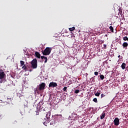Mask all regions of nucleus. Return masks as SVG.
<instances>
[{
    "mask_svg": "<svg viewBox=\"0 0 128 128\" xmlns=\"http://www.w3.org/2000/svg\"><path fill=\"white\" fill-rule=\"evenodd\" d=\"M126 63L123 62L122 64L121 65V68H122V70H124V68H126Z\"/></svg>",
    "mask_w": 128,
    "mask_h": 128,
    "instance_id": "obj_13",
    "label": "nucleus"
},
{
    "mask_svg": "<svg viewBox=\"0 0 128 128\" xmlns=\"http://www.w3.org/2000/svg\"><path fill=\"white\" fill-rule=\"evenodd\" d=\"M42 104H44V101L42 100L38 102V106H39V108H42Z\"/></svg>",
    "mask_w": 128,
    "mask_h": 128,
    "instance_id": "obj_9",
    "label": "nucleus"
},
{
    "mask_svg": "<svg viewBox=\"0 0 128 128\" xmlns=\"http://www.w3.org/2000/svg\"><path fill=\"white\" fill-rule=\"evenodd\" d=\"M93 102H94L97 103V102H98V98H94L93 99Z\"/></svg>",
    "mask_w": 128,
    "mask_h": 128,
    "instance_id": "obj_22",
    "label": "nucleus"
},
{
    "mask_svg": "<svg viewBox=\"0 0 128 128\" xmlns=\"http://www.w3.org/2000/svg\"><path fill=\"white\" fill-rule=\"evenodd\" d=\"M104 50H106V44H104Z\"/></svg>",
    "mask_w": 128,
    "mask_h": 128,
    "instance_id": "obj_27",
    "label": "nucleus"
},
{
    "mask_svg": "<svg viewBox=\"0 0 128 128\" xmlns=\"http://www.w3.org/2000/svg\"><path fill=\"white\" fill-rule=\"evenodd\" d=\"M100 78L102 80L104 78V76L103 74H100Z\"/></svg>",
    "mask_w": 128,
    "mask_h": 128,
    "instance_id": "obj_18",
    "label": "nucleus"
},
{
    "mask_svg": "<svg viewBox=\"0 0 128 128\" xmlns=\"http://www.w3.org/2000/svg\"><path fill=\"white\" fill-rule=\"evenodd\" d=\"M20 66H24L25 65V64H24V62L23 61V60H20Z\"/></svg>",
    "mask_w": 128,
    "mask_h": 128,
    "instance_id": "obj_16",
    "label": "nucleus"
},
{
    "mask_svg": "<svg viewBox=\"0 0 128 128\" xmlns=\"http://www.w3.org/2000/svg\"><path fill=\"white\" fill-rule=\"evenodd\" d=\"M68 38H70V37L68 36Z\"/></svg>",
    "mask_w": 128,
    "mask_h": 128,
    "instance_id": "obj_31",
    "label": "nucleus"
},
{
    "mask_svg": "<svg viewBox=\"0 0 128 128\" xmlns=\"http://www.w3.org/2000/svg\"><path fill=\"white\" fill-rule=\"evenodd\" d=\"M110 30H111V32H114V27L113 26H110Z\"/></svg>",
    "mask_w": 128,
    "mask_h": 128,
    "instance_id": "obj_19",
    "label": "nucleus"
},
{
    "mask_svg": "<svg viewBox=\"0 0 128 128\" xmlns=\"http://www.w3.org/2000/svg\"><path fill=\"white\" fill-rule=\"evenodd\" d=\"M114 126H118L120 124V119H118V118H115L114 120Z\"/></svg>",
    "mask_w": 128,
    "mask_h": 128,
    "instance_id": "obj_6",
    "label": "nucleus"
},
{
    "mask_svg": "<svg viewBox=\"0 0 128 128\" xmlns=\"http://www.w3.org/2000/svg\"><path fill=\"white\" fill-rule=\"evenodd\" d=\"M30 72H32V70H30Z\"/></svg>",
    "mask_w": 128,
    "mask_h": 128,
    "instance_id": "obj_32",
    "label": "nucleus"
},
{
    "mask_svg": "<svg viewBox=\"0 0 128 128\" xmlns=\"http://www.w3.org/2000/svg\"><path fill=\"white\" fill-rule=\"evenodd\" d=\"M123 40H128V38H127L126 36H124L123 38Z\"/></svg>",
    "mask_w": 128,
    "mask_h": 128,
    "instance_id": "obj_23",
    "label": "nucleus"
},
{
    "mask_svg": "<svg viewBox=\"0 0 128 128\" xmlns=\"http://www.w3.org/2000/svg\"><path fill=\"white\" fill-rule=\"evenodd\" d=\"M52 48L50 47H46L42 52V54L44 56H50V52H52Z\"/></svg>",
    "mask_w": 128,
    "mask_h": 128,
    "instance_id": "obj_2",
    "label": "nucleus"
},
{
    "mask_svg": "<svg viewBox=\"0 0 128 128\" xmlns=\"http://www.w3.org/2000/svg\"><path fill=\"white\" fill-rule=\"evenodd\" d=\"M35 56L36 58H40V54L38 52H35Z\"/></svg>",
    "mask_w": 128,
    "mask_h": 128,
    "instance_id": "obj_8",
    "label": "nucleus"
},
{
    "mask_svg": "<svg viewBox=\"0 0 128 128\" xmlns=\"http://www.w3.org/2000/svg\"><path fill=\"white\" fill-rule=\"evenodd\" d=\"M6 76V74L2 70H0V80H2V78H4V76Z\"/></svg>",
    "mask_w": 128,
    "mask_h": 128,
    "instance_id": "obj_4",
    "label": "nucleus"
},
{
    "mask_svg": "<svg viewBox=\"0 0 128 128\" xmlns=\"http://www.w3.org/2000/svg\"><path fill=\"white\" fill-rule=\"evenodd\" d=\"M22 68L24 70L25 72H28V67L26 66V64L22 66Z\"/></svg>",
    "mask_w": 128,
    "mask_h": 128,
    "instance_id": "obj_14",
    "label": "nucleus"
},
{
    "mask_svg": "<svg viewBox=\"0 0 128 128\" xmlns=\"http://www.w3.org/2000/svg\"><path fill=\"white\" fill-rule=\"evenodd\" d=\"M100 44H104V40H101L100 42Z\"/></svg>",
    "mask_w": 128,
    "mask_h": 128,
    "instance_id": "obj_26",
    "label": "nucleus"
},
{
    "mask_svg": "<svg viewBox=\"0 0 128 128\" xmlns=\"http://www.w3.org/2000/svg\"><path fill=\"white\" fill-rule=\"evenodd\" d=\"M31 68L33 69H36L38 68V60L36 58H34L31 62Z\"/></svg>",
    "mask_w": 128,
    "mask_h": 128,
    "instance_id": "obj_3",
    "label": "nucleus"
},
{
    "mask_svg": "<svg viewBox=\"0 0 128 128\" xmlns=\"http://www.w3.org/2000/svg\"><path fill=\"white\" fill-rule=\"evenodd\" d=\"M94 74L95 76H98V72H95Z\"/></svg>",
    "mask_w": 128,
    "mask_h": 128,
    "instance_id": "obj_28",
    "label": "nucleus"
},
{
    "mask_svg": "<svg viewBox=\"0 0 128 128\" xmlns=\"http://www.w3.org/2000/svg\"><path fill=\"white\" fill-rule=\"evenodd\" d=\"M46 90V83L42 82L37 86L36 88L34 90L36 94H40V92H44V90Z\"/></svg>",
    "mask_w": 128,
    "mask_h": 128,
    "instance_id": "obj_1",
    "label": "nucleus"
},
{
    "mask_svg": "<svg viewBox=\"0 0 128 128\" xmlns=\"http://www.w3.org/2000/svg\"><path fill=\"white\" fill-rule=\"evenodd\" d=\"M104 96H106V95L104 94H101V98H104Z\"/></svg>",
    "mask_w": 128,
    "mask_h": 128,
    "instance_id": "obj_25",
    "label": "nucleus"
},
{
    "mask_svg": "<svg viewBox=\"0 0 128 128\" xmlns=\"http://www.w3.org/2000/svg\"><path fill=\"white\" fill-rule=\"evenodd\" d=\"M74 30H76V28H74V26L69 28V30H70V32H72V31Z\"/></svg>",
    "mask_w": 128,
    "mask_h": 128,
    "instance_id": "obj_17",
    "label": "nucleus"
},
{
    "mask_svg": "<svg viewBox=\"0 0 128 128\" xmlns=\"http://www.w3.org/2000/svg\"><path fill=\"white\" fill-rule=\"evenodd\" d=\"M128 42H124L122 44V46L124 47V48H125V50H126L128 48Z\"/></svg>",
    "mask_w": 128,
    "mask_h": 128,
    "instance_id": "obj_10",
    "label": "nucleus"
},
{
    "mask_svg": "<svg viewBox=\"0 0 128 128\" xmlns=\"http://www.w3.org/2000/svg\"><path fill=\"white\" fill-rule=\"evenodd\" d=\"M72 36H70V38H72Z\"/></svg>",
    "mask_w": 128,
    "mask_h": 128,
    "instance_id": "obj_33",
    "label": "nucleus"
},
{
    "mask_svg": "<svg viewBox=\"0 0 128 128\" xmlns=\"http://www.w3.org/2000/svg\"><path fill=\"white\" fill-rule=\"evenodd\" d=\"M58 84L54 82H50L49 84V88H56Z\"/></svg>",
    "mask_w": 128,
    "mask_h": 128,
    "instance_id": "obj_5",
    "label": "nucleus"
},
{
    "mask_svg": "<svg viewBox=\"0 0 128 128\" xmlns=\"http://www.w3.org/2000/svg\"><path fill=\"white\" fill-rule=\"evenodd\" d=\"M104 116H106V112L104 111L100 115V120H104Z\"/></svg>",
    "mask_w": 128,
    "mask_h": 128,
    "instance_id": "obj_7",
    "label": "nucleus"
},
{
    "mask_svg": "<svg viewBox=\"0 0 128 128\" xmlns=\"http://www.w3.org/2000/svg\"><path fill=\"white\" fill-rule=\"evenodd\" d=\"M42 60H45L44 64H46V62H48V58L44 56H41Z\"/></svg>",
    "mask_w": 128,
    "mask_h": 128,
    "instance_id": "obj_11",
    "label": "nucleus"
},
{
    "mask_svg": "<svg viewBox=\"0 0 128 128\" xmlns=\"http://www.w3.org/2000/svg\"><path fill=\"white\" fill-rule=\"evenodd\" d=\"M100 92H96V94H95V96H100Z\"/></svg>",
    "mask_w": 128,
    "mask_h": 128,
    "instance_id": "obj_20",
    "label": "nucleus"
},
{
    "mask_svg": "<svg viewBox=\"0 0 128 128\" xmlns=\"http://www.w3.org/2000/svg\"><path fill=\"white\" fill-rule=\"evenodd\" d=\"M74 92L75 94H78V92H80V90H75Z\"/></svg>",
    "mask_w": 128,
    "mask_h": 128,
    "instance_id": "obj_24",
    "label": "nucleus"
},
{
    "mask_svg": "<svg viewBox=\"0 0 128 128\" xmlns=\"http://www.w3.org/2000/svg\"><path fill=\"white\" fill-rule=\"evenodd\" d=\"M68 90V87H66V86H64L63 88L64 92H68V90Z\"/></svg>",
    "mask_w": 128,
    "mask_h": 128,
    "instance_id": "obj_21",
    "label": "nucleus"
},
{
    "mask_svg": "<svg viewBox=\"0 0 128 128\" xmlns=\"http://www.w3.org/2000/svg\"><path fill=\"white\" fill-rule=\"evenodd\" d=\"M50 125L52 126V125L54 124V120H50Z\"/></svg>",
    "mask_w": 128,
    "mask_h": 128,
    "instance_id": "obj_15",
    "label": "nucleus"
},
{
    "mask_svg": "<svg viewBox=\"0 0 128 128\" xmlns=\"http://www.w3.org/2000/svg\"><path fill=\"white\" fill-rule=\"evenodd\" d=\"M118 58H120V55H119V56H118Z\"/></svg>",
    "mask_w": 128,
    "mask_h": 128,
    "instance_id": "obj_30",
    "label": "nucleus"
},
{
    "mask_svg": "<svg viewBox=\"0 0 128 128\" xmlns=\"http://www.w3.org/2000/svg\"><path fill=\"white\" fill-rule=\"evenodd\" d=\"M50 114L51 113L50 112H48L46 114V118L48 120L50 118Z\"/></svg>",
    "mask_w": 128,
    "mask_h": 128,
    "instance_id": "obj_12",
    "label": "nucleus"
},
{
    "mask_svg": "<svg viewBox=\"0 0 128 128\" xmlns=\"http://www.w3.org/2000/svg\"><path fill=\"white\" fill-rule=\"evenodd\" d=\"M8 98V100H12V98Z\"/></svg>",
    "mask_w": 128,
    "mask_h": 128,
    "instance_id": "obj_29",
    "label": "nucleus"
}]
</instances>
